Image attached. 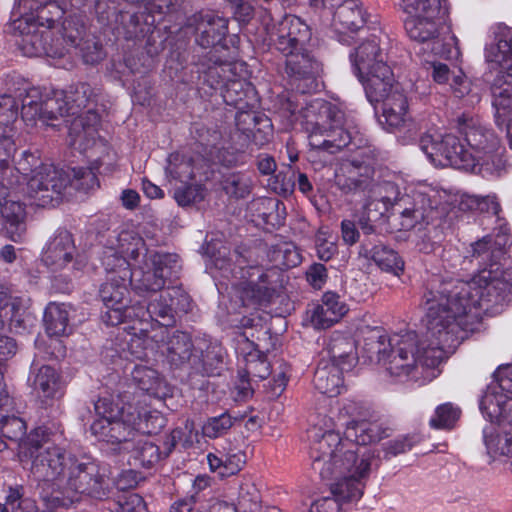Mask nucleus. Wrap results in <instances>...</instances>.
<instances>
[{
    "instance_id": "10",
    "label": "nucleus",
    "mask_w": 512,
    "mask_h": 512,
    "mask_svg": "<svg viewBox=\"0 0 512 512\" xmlns=\"http://www.w3.org/2000/svg\"><path fill=\"white\" fill-rule=\"evenodd\" d=\"M179 268L176 254L149 252L144 267L132 272L130 285L139 296L149 297L163 291L167 281L177 277Z\"/></svg>"
},
{
    "instance_id": "48",
    "label": "nucleus",
    "mask_w": 512,
    "mask_h": 512,
    "mask_svg": "<svg viewBox=\"0 0 512 512\" xmlns=\"http://www.w3.org/2000/svg\"><path fill=\"white\" fill-rule=\"evenodd\" d=\"M68 114L72 117L86 115L84 110L88 108L91 97V89L85 83L70 87L66 91H62Z\"/></svg>"
},
{
    "instance_id": "6",
    "label": "nucleus",
    "mask_w": 512,
    "mask_h": 512,
    "mask_svg": "<svg viewBox=\"0 0 512 512\" xmlns=\"http://www.w3.org/2000/svg\"><path fill=\"white\" fill-rule=\"evenodd\" d=\"M366 193L393 208V218L399 220V230L428 225L441 216L437 199L419 191L402 195L398 184L390 180L373 179Z\"/></svg>"
},
{
    "instance_id": "62",
    "label": "nucleus",
    "mask_w": 512,
    "mask_h": 512,
    "mask_svg": "<svg viewBox=\"0 0 512 512\" xmlns=\"http://www.w3.org/2000/svg\"><path fill=\"white\" fill-rule=\"evenodd\" d=\"M62 92L55 93L53 97L42 101L44 113V123L58 119V117H68V109Z\"/></svg>"
},
{
    "instance_id": "49",
    "label": "nucleus",
    "mask_w": 512,
    "mask_h": 512,
    "mask_svg": "<svg viewBox=\"0 0 512 512\" xmlns=\"http://www.w3.org/2000/svg\"><path fill=\"white\" fill-rule=\"evenodd\" d=\"M43 321L50 336L67 334L69 317L64 305L50 303L45 309Z\"/></svg>"
},
{
    "instance_id": "52",
    "label": "nucleus",
    "mask_w": 512,
    "mask_h": 512,
    "mask_svg": "<svg viewBox=\"0 0 512 512\" xmlns=\"http://www.w3.org/2000/svg\"><path fill=\"white\" fill-rule=\"evenodd\" d=\"M400 6L409 17H437L442 10V0H400Z\"/></svg>"
},
{
    "instance_id": "27",
    "label": "nucleus",
    "mask_w": 512,
    "mask_h": 512,
    "mask_svg": "<svg viewBox=\"0 0 512 512\" xmlns=\"http://www.w3.org/2000/svg\"><path fill=\"white\" fill-rule=\"evenodd\" d=\"M281 277V271L275 266L266 270L259 266H249L241 275V278L245 279L244 291L251 292V298L255 301H260L270 292L276 291L282 283Z\"/></svg>"
},
{
    "instance_id": "20",
    "label": "nucleus",
    "mask_w": 512,
    "mask_h": 512,
    "mask_svg": "<svg viewBox=\"0 0 512 512\" xmlns=\"http://www.w3.org/2000/svg\"><path fill=\"white\" fill-rule=\"evenodd\" d=\"M190 308V297L180 287H167L160 292L159 297L150 301L146 312L152 320L168 327L175 323L177 311L187 312Z\"/></svg>"
},
{
    "instance_id": "23",
    "label": "nucleus",
    "mask_w": 512,
    "mask_h": 512,
    "mask_svg": "<svg viewBox=\"0 0 512 512\" xmlns=\"http://www.w3.org/2000/svg\"><path fill=\"white\" fill-rule=\"evenodd\" d=\"M228 19L214 11L195 13L189 18V25L195 28L196 42L203 48L221 45L228 34Z\"/></svg>"
},
{
    "instance_id": "54",
    "label": "nucleus",
    "mask_w": 512,
    "mask_h": 512,
    "mask_svg": "<svg viewBox=\"0 0 512 512\" xmlns=\"http://www.w3.org/2000/svg\"><path fill=\"white\" fill-rule=\"evenodd\" d=\"M139 313H144L143 308L128 306L127 303L106 307V311L102 313L101 319L107 326H117L128 322L135 317H139Z\"/></svg>"
},
{
    "instance_id": "4",
    "label": "nucleus",
    "mask_w": 512,
    "mask_h": 512,
    "mask_svg": "<svg viewBox=\"0 0 512 512\" xmlns=\"http://www.w3.org/2000/svg\"><path fill=\"white\" fill-rule=\"evenodd\" d=\"M280 109L290 123L301 124L308 134L309 145L315 150L335 154L351 141L344 128V113L331 102L315 99L299 110L298 103L289 97L281 103Z\"/></svg>"
},
{
    "instance_id": "43",
    "label": "nucleus",
    "mask_w": 512,
    "mask_h": 512,
    "mask_svg": "<svg viewBox=\"0 0 512 512\" xmlns=\"http://www.w3.org/2000/svg\"><path fill=\"white\" fill-rule=\"evenodd\" d=\"M126 452L130 454V465L144 468H151L162 458L159 447L152 442L144 440L142 437H136L132 447H130V451Z\"/></svg>"
},
{
    "instance_id": "8",
    "label": "nucleus",
    "mask_w": 512,
    "mask_h": 512,
    "mask_svg": "<svg viewBox=\"0 0 512 512\" xmlns=\"http://www.w3.org/2000/svg\"><path fill=\"white\" fill-rule=\"evenodd\" d=\"M68 6V0H19L16 8L18 18L10 26L20 36L17 44L23 53L26 36L43 35L45 30L53 32Z\"/></svg>"
},
{
    "instance_id": "21",
    "label": "nucleus",
    "mask_w": 512,
    "mask_h": 512,
    "mask_svg": "<svg viewBox=\"0 0 512 512\" xmlns=\"http://www.w3.org/2000/svg\"><path fill=\"white\" fill-rule=\"evenodd\" d=\"M18 118L16 99L8 94L0 95V176L9 168L16 151L13 123Z\"/></svg>"
},
{
    "instance_id": "29",
    "label": "nucleus",
    "mask_w": 512,
    "mask_h": 512,
    "mask_svg": "<svg viewBox=\"0 0 512 512\" xmlns=\"http://www.w3.org/2000/svg\"><path fill=\"white\" fill-rule=\"evenodd\" d=\"M359 255L372 260L383 271L399 275L404 270V262L397 252L381 241H373L371 236L361 240Z\"/></svg>"
},
{
    "instance_id": "57",
    "label": "nucleus",
    "mask_w": 512,
    "mask_h": 512,
    "mask_svg": "<svg viewBox=\"0 0 512 512\" xmlns=\"http://www.w3.org/2000/svg\"><path fill=\"white\" fill-rule=\"evenodd\" d=\"M131 376L135 385L146 392H156L162 384L158 372L147 366H135Z\"/></svg>"
},
{
    "instance_id": "19",
    "label": "nucleus",
    "mask_w": 512,
    "mask_h": 512,
    "mask_svg": "<svg viewBox=\"0 0 512 512\" xmlns=\"http://www.w3.org/2000/svg\"><path fill=\"white\" fill-rule=\"evenodd\" d=\"M27 426L24 420L17 416H2L0 418V452L19 449L20 453L34 460L41 449L47 446L40 444L33 437L25 439Z\"/></svg>"
},
{
    "instance_id": "37",
    "label": "nucleus",
    "mask_w": 512,
    "mask_h": 512,
    "mask_svg": "<svg viewBox=\"0 0 512 512\" xmlns=\"http://www.w3.org/2000/svg\"><path fill=\"white\" fill-rule=\"evenodd\" d=\"M75 251L71 233L62 230L47 245L43 260L47 265L63 268L72 261Z\"/></svg>"
},
{
    "instance_id": "53",
    "label": "nucleus",
    "mask_w": 512,
    "mask_h": 512,
    "mask_svg": "<svg viewBox=\"0 0 512 512\" xmlns=\"http://www.w3.org/2000/svg\"><path fill=\"white\" fill-rule=\"evenodd\" d=\"M270 373V363L263 352L254 350L246 355L243 375H248L255 381H260L266 379Z\"/></svg>"
},
{
    "instance_id": "30",
    "label": "nucleus",
    "mask_w": 512,
    "mask_h": 512,
    "mask_svg": "<svg viewBox=\"0 0 512 512\" xmlns=\"http://www.w3.org/2000/svg\"><path fill=\"white\" fill-rule=\"evenodd\" d=\"M25 206L18 201L0 205L1 233L10 241L22 243L27 233Z\"/></svg>"
},
{
    "instance_id": "1",
    "label": "nucleus",
    "mask_w": 512,
    "mask_h": 512,
    "mask_svg": "<svg viewBox=\"0 0 512 512\" xmlns=\"http://www.w3.org/2000/svg\"><path fill=\"white\" fill-rule=\"evenodd\" d=\"M512 301V268L489 264L469 281L433 275L422 304L429 310L433 334L447 346L459 345L479 309H497Z\"/></svg>"
},
{
    "instance_id": "51",
    "label": "nucleus",
    "mask_w": 512,
    "mask_h": 512,
    "mask_svg": "<svg viewBox=\"0 0 512 512\" xmlns=\"http://www.w3.org/2000/svg\"><path fill=\"white\" fill-rule=\"evenodd\" d=\"M166 173L180 182L194 178L193 159L179 153H172L168 158Z\"/></svg>"
},
{
    "instance_id": "9",
    "label": "nucleus",
    "mask_w": 512,
    "mask_h": 512,
    "mask_svg": "<svg viewBox=\"0 0 512 512\" xmlns=\"http://www.w3.org/2000/svg\"><path fill=\"white\" fill-rule=\"evenodd\" d=\"M54 31L45 30L43 35H28L24 40V54L29 57L49 56L53 58L63 57L71 47H76L82 40L86 26L84 16L70 14L63 17Z\"/></svg>"
},
{
    "instance_id": "25",
    "label": "nucleus",
    "mask_w": 512,
    "mask_h": 512,
    "mask_svg": "<svg viewBox=\"0 0 512 512\" xmlns=\"http://www.w3.org/2000/svg\"><path fill=\"white\" fill-rule=\"evenodd\" d=\"M364 202L355 213L356 223L364 237L377 235L379 226L393 217V208L386 203L364 193Z\"/></svg>"
},
{
    "instance_id": "7",
    "label": "nucleus",
    "mask_w": 512,
    "mask_h": 512,
    "mask_svg": "<svg viewBox=\"0 0 512 512\" xmlns=\"http://www.w3.org/2000/svg\"><path fill=\"white\" fill-rule=\"evenodd\" d=\"M488 63L501 68L490 86L493 120L499 129L512 122V28L498 26L495 42L486 48Z\"/></svg>"
},
{
    "instance_id": "38",
    "label": "nucleus",
    "mask_w": 512,
    "mask_h": 512,
    "mask_svg": "<svg viewBox=\"0 0 512 512\" xmlns=\"http://www.w3.org/2000/svg\"><path fill=\"white\" fill-rule=\"evenodd\" d=\"M483 437L489 455L512 458V432L507 430L506 424L489 423L483 429Z\"/></svg>"
},
{
    "instance_id": "60",
    "label": "nucleus",
    "mask_w": 512,
    "mask_h": 512,
    "mask_svg": "<svg viewBox=\"0 0 512 512\" xmlns=\"http://www.w3.org/2000/svg\"><path fill=\"white\" fill-rule=\"evenodd\" d=\"M237 420V417H232L228 412L210 417L202 427L203 435L208 438H218L226 434Z\"/></svg>"
},
{
    "instance_id": "11",
    "label": "nucleus",
    "mask_w": 512,
    "mask_h": 512,
    "mask_svg": "<svg viewBox=\"0 0 512 512\" xmlns=\"http://www.w3.org/2000/svg\"><path fill=\"white\" fill-rule=\"evenodd\" d=\"M310 456L312 459L311 468L319 475L322 480L334 481L330 484V490L333 496L337 497L341 502H350L359 500L363 495L364 483L363 479L369 474L372 456L363 453L361 459L356 461L355 465L347 471H333L331 476L321 474L314 467L316 455L314 453V443H311Z\"/></svg>"
},
{
    "instance_id": "15",
    "label": "nucleus",
    "mask_w": 512,
    "mask_h": 512,
    "mask_svg": "<svg viewBox=\"0 0 512 512\" xmlns=\"http://www.w3.org/2000/svg\"><path fill=\"white\" fill-rule=\"evenodd\" d=\"M511 366H500L494 373L495 382L488 385L481 400L480 409L490 423H500L508 403L512 400Z\"/></svg>"
},
{
    "instance_id": "12",
    "label": "nucleus",
    "mask_w": 512,
    "mask_h": 512,
    "mask_svg": "<svg viewBox=\"0 0 512 512\" xmlns=\"http://www.w3.org/2000/svg\"><path fill=\"white\" fill-rule=\"evenodd\" d=\"M405 29L411 40L431 43L432 51L440 56H449L457 49V38L450 27L437 17H408Z\"/></svg>"
},
{
    "instance_id": "18",
    "label": "nucleus",
    "mask_w": 512,
    "mask_h": 512,
    "mask_svg": "<svg viewBox=\"0 0 512 512\" xmlns=\"http://www.w3.org/2000/svg\"><path fill=\"white\" fill-rule=\"evenodd\" d=\"M285 72L291 84L304 94L317 87L316 79L322 72V64L306 48L286 57Z\"/></svg>"
},
{
    "instance_id": "63",
    "label": "nucleus",
    "mask_w": 512,
    "mask_h": 512,
    "mask_svg": "<svg viewBox=\"0 0 512 512\" xmlns=\"http://www.w3.org/2000/svg\"><path fill=\"white\" fill-rule=\"evenodd\" d=\"M269 187L276 194L287 197L290 196L296 186V175L294 171H280L274 177L269 179Z\"/></svg>"
},
{
    "instance_id": "28",
    "label": "nucleus",
    "mask_w": 512,
    "mask_h": 512,
    "mask_svg": "<svg viewBox=\"0 0 512 512\" xmlns=\"http://www.w3.org/2000/svg\"><path fill=\"white\" fill-rule=\"evenodd\" d=\"M364 85L366 96L370 103H379L381 99L394 90L395 86H402L394 79L391 68L386 62H380L373 70L364 73V78H359Z\"/></svg>"
},
{
    "instance_id": "24",
    "label": "nucleus",
    "mask_w": 512,
    "mask_h": 512,
    "mask_svg": "<svg viewBox=\"0 0 512 512\" xmlns=\"http://www.w3.org/2000/svg\"><path fill=\"white\" fill-rule=\"evenodd\" d=\"M454 122L457 131L464 136L467 144L476 153L491 152L499 147L498 137L481 125L478 119L468 114H462Z\"/></svg>"
},
{
    "instance_id": "33",
    "label": "nucleus",
    "mask_w": 512,
    "mask_h": 512,
    "mask_svg": "<svg viewBox=\"0 0 512 512\" xmlns=\"http://www.w3.org/2000/svg\"><path fill=\"white\" fill-rule=\"evenodd\" d=\"M367 22V13L358 0H345L335 10L332 25L339 33L356 32Z\"/></svg>"
},
{
    "instance_id": "31",
    "label": "nucleus",
    "mask_w": 512,
    "mask_h": 512,
    "mask_svg": "<svg viewBox=\"0 0 512 512\" xmlns=\"http://www.w3.org/2000/svg\"><path fill=\"white\" fill-rule=\"evenodd\" d=\"M235 125L245 141L253 140L257 145L268 142L272 136L271 120L263 114L253 111H239L235 116Z\"/></svg>"
},
{
    "instance_id": "36",
    "label": "nucleus",
    "mask_w": 512,
    "mask_h": 512,
    "mask_svg": "<svg viewBox=\"0 0 512 512\" xmlns=\"http://www.w3.org/2000/svg\"><path fill=\"white\" fill-rule=\"evenodd\" d=\"M159 347L166 356L167 361L175 367H180L187 363L191 359L193 352V342L190 336L180 331H175L172 334H168L166 338H162Z\"/></svg>"
},
{
    "instance_id": "44",
    "label": "nucleus",
    "mask_w": 512,
    "mask_h": 512,
    "mask_svg": "<svg viewBox=\"0 0 512 512\" xmlns=\"http://www.w3.org/2000/svg\"><path fill=\"white\" fill-rule=\"evenodd\" d=\"M355 347L351 339L346 337H335L331 339L328 346V361L335 362L339 367L350 371L356 363Z\"/></svg>"
},
{
    "instance_id": "42",
    "label": "nucleus",
    "mask_w": 512,
    "mask_h": 512,
    "mask_svg": "<svg viewBox=\"0 0 512 512\" xmlns=\"http://www.w3.org/2000/svg\"><path fill=\"white\" fill-rule=\"evenodd\" d=\"M508 243L506 233H498L495 238L485 236L472 245V258L478 261V264L493 263L492 259L503 253V248Z\"/></svg>"
},
{
    "instance_id": "2",
    "label": "nucleus",
    "mask_w": 512,
    "mask_h": 512,
    "mask_svg": "<svg viewBox=\"0 0 512 512\" xmlns=\"http://www.w3.org/2000/svg\"><path fill=\"white\" fill-rule=\"evenodd\" d=\"M31 472L51 489V501L58 506L67 507L78 501L80 495L104 499L109 494L107 480L94 461L79 458L55 445L38 452Z\"/></svg>"
},
{
    "instance_id": "16",
    "label": "nucleus",
    "mask_w": 512,
    "mask_h": 512,
    "mask_svg": "<svg viewBox=\"0 0 512 512\" xmlns=\"http://www.w3.org/2000/svg\"><path fill=\"white\" fill-rule=\"evenodd\" d=\"M129 411V404L122 407L119 418L101 417L90 426L91 433L99 441L120 445L123 452L130 451L136 438L134 425L125 416Z\"/></svg>"
},
{
    "instance_id": "58",
    "label": "nucleus",
    "mask_w": 512,
    "mask_h": 512,
    "mask_svg": "<svg viewBox=\"0 0 512 512\" xmlns=\"http://www.w3.org/2000/svg\"><path fill=\"white\" fill-rule=\"evenodd\" d=\"M461 410L451 403H445L436 408L430 425L437 429H450L458 421Z\"/></svg>"
},
{
    "instance_id": "17",
    "label": "nucleus",
    "mask_w": 512,
    "mask_h": 512,
    "mask_svg": "<svg viewBox=\"0 0 512 512\" xmlns=\"http://www.w3.org/2000/svg\"><path fill=\"white\" fill-rule=\"evenodd\" d=\"M375 169L367 158L354 157L341 164L335 174V184L342 193L364 194L374 179Z\"/></svg>"
},
{
    "instance_id": "50",
    "label": "nucleus",
    "mask_w": 512,
    "mask_h": 512,
    "mask_svg": "<svg viewBox=\"0 0 512 512\" xmlns=\"http://www.w3.org/2000/svg\"><path fill=\"white\" fill-rule=\"evenodd\" d=\"M269 258L280 271L296 267L301 263V254L293 243L281 242L269 250Z\"/></svg>"
},
{
    "instance_id": "59",
    "label": "nucleus",
    "mask_w": 512,
    "mask_h": 512,
    "mask_svg": "<svg viewBox=\"0 0 512 512\" xmlns=\"http://www.w3.org/2000/svg\"><path fill=\"white\" fill-rule=\"evenodd\" d=\"M484 173L500 176L506 170L507 162L504 159L499 147L491 152H483V155H476V165Z\"/></svg>"
},
{
    "instance_id": "41",
    "label": "nucleus",
    "mask_w": 512,
    "mask_h": 512,
    "mask_svg": "<svg viewBox=\"0 0 512 512\" xmlns=\"http://www.w3.org/2000/svg\"><path fill=\"white\" fill-rule=\"evenodd\" d=\"M33 387L39 397L45 400L59 399L64 394L60 374L48 365L38 369L34 376Z\"/></svg>"
},
{
    "instance_id": "45",
    "label": "nucleus",
    "mask_w": 512,
    "mask_h": 512,
    "mask_svg": "<svg viewBox=\"0 0 512 512\" xmlns=\"http://www.w3.org/2000/svg\"><path fill=\"white\" fill-rule=\"evenodd\" d=\"M207 459L210 469L217 472L220 478L236 475L246 463V456L242 451L221 456L210 453Z\"/></svg>"
},
{
    "instance_id": "56",
    "label": "nucleus",
    "mask_w": 512,
    "mask_h": 512,
    "mask_svg": "<svg viewBox=\"0 0 512 512\" xmlns=\"http://www.w3.org/2000/svg\"><path fill=\"white\" fill-rule=\"evenodd\" d=\"M460 209L465 210H477L480 212L492 213L495 216L499 215L501 210L500 204L497 201L496 196H477V195H466L461 199Z\"/></svg>"
},
{
    "instance_id": "3",
    "label": "nucleus",
    "mask_w": 512,
    "mask_h": 512,
    "mask_svg": "<svg viewBox=\"0 0 512 512\" xmlns=\"http://www.w3.org/2000/svg\"><path fill=\"white\" fill-rule=\"evenodd\" d=\"M308 438L314 443L316 455L314 467L321 474L331 476L332 470L341 472L351 469L363 453L373 455L360 446L379 442L392 434V429L371 421L360 424L359 427L345 429L344 438L333 430L331 418L325 415L311 416Z\"/></svg>"
},
{
    "instance_id": "47",
    "label": "nucleus",
    "mask_w": 512,
    "mask_h": 512,
    "mask_svg": "<svg viewBox=\"0 0 512 512\" xmlns=\"http://www.w3.org/2000/svg\"><path fill=\"white\" fill-rule=\"evenodd\" d=\"M221 187L229 198L244 199L252 192L253 180L246 173L233 172L223 177Z\"/></svg>"
},
{
    "instance_id": "22",
    "label": "nucleus",
    "mask_w": 512,
    "mask_h": 512,
    "mask_svg": "<svg viewBox=\"0 0 512 512\" xmlns=\"http://www.w3.org/2000/svg\"><path fill=\"white\" fill-rule=\"evenodd\" d=\"M311 39L309 26L300 17L286 16L278 25L274 45L285 57L303 51Z\"/></svg>"
},
{
    "instance_id": "13",
    "label": "nucleus",
    "mask_w": 512,
    "mask_h": 512,
    "mask_svg": "<svg viewBox=\"0 0 512 512\" xmlns=\"http://www.w3.org/2000/svg\"><path fill=\"white\" fill-rule=\"evenodd\" d=\"M109 246H106L102 252L101 263L108 276L116 275L122 280L131 279L132 271L130 264L124 255H129L136 259L140 253V246H143V240L133 232L123 230L113 239L109 240Z\"/></svg>"
},
{
    "instance_id": "46",
    "label": "nucleus",
    "mask_w": 512,
    "mask_h": 512,
    "mask_svg": "<svg viewBox=\"0 0 512 512\" xmlns=\"http://www.w3.org/2000/svg\"><path fill=\"white\" fill-rule=\"evenodd\" d=\"M130 280H122L116 275L107 276L106 281L101 285L99 296L106 307L125 304L129 295L128 285Z\"/></svg>"
},
{
    "instance_id": "55",
    "label": "nucleus",
    "mask_w": 512,
    "mask_h": 512,
    "mask_svg": "<svg viewBox=\"0 0 512 512\" xmlns=\"http://www.w3.org/2000/svg\"><path fill=\"white\" fill-rule=\"evenodd\" d=\"M142 14L133 10H120L115 15L116 29L125 39L137 37Z\"/></svg>"
},
{
    "instance_id": "26",
    "label": "nucleus",
    "mask_w": 512,
    "mask_h": 512,
    "mask_svg": "<svg viewBox=\"0 0 512 512\" xmlns=\"http://www.w3.org/2000/svg\"><path fill=\"white\" fill-rule=\"evenodd\" d=\"M382 103L380 123L389 131L400 130L410 120L409 103L402 86H395Z\"/></svg>"
},
{
    "instance_id": "35",
    "label": "nucleus",
    "mask_w": 512,
    "mask_h": 512,
    "mask_svg": "<svg viewBox=\"0 0 512 512\" xmlns=\"http://www.w3.org/2000/svg\"><path fill=\"white\" fill-rule=\"evenodd\" d=\"M335 362L321 359L314 373L313 384L321 394L334 397L340 394L343 388V372Z\"/></svg>"
},
{
    "instance_id": "32",
    "label": "nucleus",
    "mask_w": 512,
    "mask_h": 512,
    "mask_svg": "<svg viewBox=\"0 0 512 512\" xmlns=\"http://www.w3.org/2000/svg\"><path fill=\"white\" fill-rule=\"evenodd\" d=\"M99 117L92 109H87L86 115L72 119L69 126V143L79 151H85L94 143L97 136Z\"/></svg>"
},
{
    "instance_id": "61",
    "label": "nucleus",
    "mask_w": 512,
    "mask_h": 512,
    "mask_svg": "<svg viewBox=\"0 0 512 512\" xmlns=\"http://www.w3.org/2000/svg\"><path fill=\"white\" fill-rule=\"evenodd\" d=\"M340 417L343 419L347 418L344 425L346 426V429H349L350 426L353 428L359 427L360 424L371 419L372 413L367 407L360 403L350 401L341 409Z\"/></svg>"
},
{
    "instance_id": "39",
    "label": "nucleus",
    "mask_w": 512,
    "mask_h": 512,
    "mask_svg": "<svg viewBox=\"0 0 512 512\" xmlns=\"http://www.w3.org/2000/svg\"><path fill=\"white\" fill-rule=\"evenodd\" d=\"M350 57L359 78H364V73L375 69L378 63L385 62V54L375 37L362 42Z\"/></svg>"
},
{
    "instance_id": "64",
    "label": "nucleus",
    "mask_w": 512,
    "mask_h": 512,
    "mask_svg": "<svg viewBox=\"0 0 512 512\" xmlns=\"http://www.w3.org/2000/svg\"><path fill=\"white\" fill-rule=\"evenodd\" d=\"M261 502L259 490L254 484L245 483L240 486L238 507L244 512H255Z\"/></svg>"
},
{
    "instance_id": "34",
    "label": "nucleus",
    "mask_w": 512,
    "mask_h": 512,
    "mask_svg": "<svg viewBox=\"0 0 512 512\" xmlns=\"http://www.w3.org/2000/svg\"><path fill=\"white\" fill-rule=\"evenodd\" d=\"M438 150L443 160L442 165H450L466 171L474 170L476 166V155L465 149L459 138L454 135L443 136Z\"/></svg>"
},
{
    "instance_id": "40",
    "label": "nucleus",
    "mask_w": 512,
    "mask_h": 512,
    "mask_svg": "<svg viewBox=\"0 0 512 512\" xmlns=\"http://www.w3.org/2000/svg\"><path fill=\"white\" fill-rule=\"evenodd\" d=\"M129 411L125 414L127 420L134 425L136 437L157 434L165 426V418L158 411H141L137 406L129 404Z\"/></svg>"
},
{
    "instance_id": "5",
    "label": "nucleus",
    "mask_w": 512,
    "mask_h": 512,
    "mask_svg": "<svg viewBox=\"0 0 512 512\" xmlns=\"http://www.w3.org/2000/svg\"><path fill=\"white\" fill-rule=\"evenodd\" d=\"M426 311L427 331L422 339L415 331H409L389 340L392 348L386 355L385 365L391 375L408 376L418 365L435 368L458 346H447L442 337L433 334L429 310Z\"/></svg>"
},
{
    "instance_id": "14",
    "label": "nucleus",
    "mask_w": 512,
    "mask_h": 512,
    "mask_svg": "<svg viewBox=\"0 0 512 512\" xmlns=\"http://www.w3.org/2000/svg\"><path fill=\"white\" fill-rule=\"evenodd\" d=\"M69 184V177L51 164H40L27 182V196L38 207L59 203L62 192Z\"/></svg>"
}]
</instances>
